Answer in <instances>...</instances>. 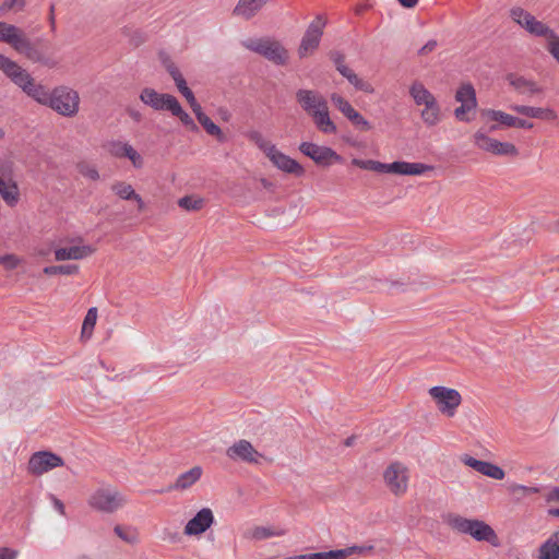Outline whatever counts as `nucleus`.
Returning a JSON list of instances; mask_svg holds the SVG:
<instances>
[{
    "label": "nucleus",
    "instance_id": "obj_1",
    "mask_svg": "<svg viewBox=\"0 0 559 559\" xmlns=\"http://www.w3.org/2000/svg\"><path fill=\"white\" fill-rule=\"evenodd\" d=\"M0 70L28 97L40 105L48 106L64 117H73L79 112V93L68 86H57L49 91L20 64L0 53Z\"/></svg>",
    "mask_w": 559,
    "mask_h": 559
},
{
    "label": "nucleus",
    "instance_id": "obj_2",
    "mask_svg": "<svg viewBox=\"0 0 559 559\" xmlns=\"http://www.w3.org/2000/svg\"><path fill=\"white\" fill-rule=\"evenodd\" d=\"M295 97L319 132L323 134L337 133V126L331 118L328 99L322 93L317 90L300 88L296 92Z\"/></svg>",
    "mask_w": 559,
    "mask_h": 559
},
{
    "label": "nucleus",
    "instance_id": "obj_3",
    "mask_svg": "<svg viewBox=\"0 0 559 559\" xmlns=\"http://www.w3.org/2000/svg\"><path fill=\"white\" fill-rule=\"evenodd\" d=\"M0 41L10 45L15 51L24 55L33 62L52 68L57 62L43 50L36 47L25 35V33L15 25L0 22Z\"/></svg>",
    "mask_w": 559,
    "mask_h": 559
},
{
    "label": "nucleus",
    "instance_id": "obj_4",
    "mask_svg": "<svg viewBox=\"0 0 559 559\" xmlns=\"http://www.w3.org/2000/svg\"><path fill=\"white\" fill-rule=\"evenodd\" d=\"M247 138L264 153L277 169L295 176L304 175V167L297 160L281 152L276 145L265 139L260 131L251 130L247 133Z\"/></svg>",
    "mask_w": 559,
    "mask_h": 559
},
{
    "label": "nucleus",
    "instance_id": "obj_5",
    "mask_svg": "<svg viewBox=\"0 0 559 559\" xmlns=\"http://www.w3.org/2000/svg\"><path fill=\"white\" fill-rule=\"evenodd\" d=\"M352 164L361 169L371 170L381 174H394L401 176H420L433 169L432 166L423 163H409L396 160L390 164L373 159H352Z\"/></svg>",
    "mask_w": 559,
    "mask_h": 559
},
{
    "label": "nucleus",
    "instance_id": "obj_6",
    "mask_svg": "<svg viewBox=\"0 0 559 559\" xmlns=\"http://www.w3.org/2000/svg\"><path fill=\"white\" fill-rule=\"evenodd\" d=\"M242 46L253 51L276 66H286L289 60L288 50L281 41L271 37L248 38L242 40Z\"/></svg>",
    "mask_w": 559,
    "mask_h": 559
},
{
    "label": "nucleus",
    "instance_id": "obj_7",
    "mask_svg": "<svg viewBox=\"0 0 559 559\" xmlns=\"http://www.w3.org/2000/svg\"><path fill=\"white\" fill-rule=\"evenodd\" d=\"M385 488L395 497L403 496L409 487L411 471L400 461L390 462L382 473Z\"/></svg>",
    "mask_w": 559,
    "mask_h": 559
},
{
    "label": "nucleus",
    "instance_id": "obj_8",
    "mask_svg": "<svg viewBox=\"0 0 559 559\" xmlns=\"http://www.w3.org/2000/svg\"><path fill=\"white\" fill-rule=\"evenodd\" d=\"M456 531L469 535L477 542H486L495 548L501 546L496 531L484 521L456 516Z\"/></svg>",
    "mask_w": 559,
    "mask_h": 559
},
{
    "label": "nucleus",
    "instance_id": "obj_9",
    "mask_svg": "<svg viewBox=\"0 0 559 559\" xmlns=\"http://www.w3.org/2000/svg\"><path fill=\"white\" fill-rule=\"evenodd\" d=\"M127 503L126 497L112 487H100L87 499V504L96 511L114 513Z\"/></svg>",
    "mask_w": 559,
    "mask_h": 559
},
{
    "label": "nucleus",
    "instance_id": "obj_10",
    "mask_svg": "<svg viewBox=\"0 0 559 559\" xmlns=\"http://www.w3.org/2000/svg\"><path fill=\"white\" fill-rule=\"evenodd\" d=\"M476 91L471 83H461L456 90V120L469 122L476 118Z\"/></svg>",
    "mask_w": 559,
    "mask_h": 559
},
{
    "label": "nucleus",
    "instance_id": "obj_11",
    "mask_svg": "<svg viewBox=\"0 0 559 559\" xmlns=\"http://www.w3.org/2000/svg\"><path fill=\"white\" fill-rule=\"evenodd\" d=\"M474 143L477 148L500 157H516L519 148L511 142L500 141L489 136L481 130L474 134Z\"/></svg>",
    "mask_w": 559,
    "mask_h": 559
},
{
    "label": "nucleus",
    "instance_id": "obj_12",
    "mask_svg": "<svg viewBox=\"0 0 559 559\" xmlns=\"http://www.w3.org/2000/svg\"><path fill=\"white\" fill-rule=\"evenodd\" d=\"M324 26L325 20L321 15H318L309 24L297 49V53L300 59L313 55L314 51L318 49L321 41V37L323 35Z\"/></svg>",
    "mask_w": 559,
    "mask_h": 559
},
{
    "label": "nucleus",
    "instance_id": "obj_13",
    "mask_svg": "<svg viewBox=\"0 0 559 559\" xmlns=\"http://www.w3.org/2000/svg\"><path fill=\"white\" fill-rule=\"evenodd\" d=\"M510 15L516 24L523 27L531 35L543 37L547 40V38L554 33L548 25L537 20L534 15L522 8H513Z\"/></svg>",
    "mask_w": 559,
    "mask_h": 559
},
{
    "label": "nucleus",
    "instance_id": "obj_14",
    "mask_svg": "<svg viewBox=\"0 0 559 559\" xmlns=\"http://www.w3.org/2000/svg\"><path fill=\"white\" fill-rule=\"evenodd\" d=\"M299 151L319 166L328 167L334 163H342L343 160L342 156L333 148L312 142H301L299 144Z\"/></svg>",
    "mask_w": 559,
    "mask_h": 559
},
{
    "label": "nucleus",
    "instance_id": "obj_15",
    "mask_svg": "<svg viewBox=\"0 0 559 559\" xmlns=\"http://www.w3.org/2000/svg\"><path fill=\"white\" fill-rule=\"evenodd\" d=\"M63 464L64 462L61 456L49 451H38L29 457L27 473L33 476H41Z\"/></svg>",
    "mask_w": 559,
    "mask_h": 559
},
{
    "label": "nucleus",
    "instance_id": "obj_16",
    "mask_svg": "<svg viewBox=\"0 0 559 559\" xmlns=\"http://www.w3.org/2000/svg\"><path fill=\"white\" fill-rule=\"evenodd\" d=\"M331 102L335 108L347 118L350 123L359 131L368 132L372 129V124L368 121L353 105L342 95L337 93L331 94Z\"/></svg>",
    "mask_w": 559,
    "mask_h": 559
},
{
    "label": "nucleus",
    "instance_id": "obj_17",
    "mask_svg": "<svg viewBox=\"0 0 559 559\" xmlns=\"http://www.w3.org/2000/svg\"><path fill=\"white\" fill-rule=\"evenodd\" d=\"M331 60L334 62L336 70L347 79V81L358 91L365 92L367 94H373L374 87L373 85L360 79L349 67L345 64V57L338 51H332L330 53Z\"/></svg>",
    "mask_w": 559,
    "mask_h": 559
},
{
    "label": "nucleus",
    "instance_id": "obj_18",
    "mask_svg": "<svg viewBox=\"0 0 559 559\" xmlns=\"http://www.w3.org/2000/svg\"><path fill=\"white\" fill-rule=\"evenodd\" d=\"M215 522L211 508H202L190 519L183 527V534L189 537H199L204 534Z\"/></svg>",
    "mask_w": 559,
    "mask_h": 559
},
{
    "label": "nucleus",
    "instance_id": "obj_19",
    "mask_svg": "<svg viewBox=\"0 0 559 559\" xmlns=\"http://www.w3.org/2000/svg\"><path fill=\"white\" fill-rule=\"evenodd\" d=\"M226 455L233 461H242L249 464H259L263 455L258 452L248 440L240 439L234 442L227 450Z\"/></svg>",
    "mask_w": 559,
    "mask_h": 559
},
{
    "label": "nucleus",
    "instance_id": "obj_20",
    "mask_svg": "<svg viewBox=\"0 0 559 559\" xmlns=\"http://www.w3.org/2000/svg\"><path fill=\"white\" fill-rule=\"evenodd\" d=\"M141 102L151 107L154 110L162 111L167 110L169 111L174 103L176 102V97L170 94L166 93H158L154 88L151 87H144L139 95Z\"/></svg>",
    "mask_w": 559,
    "mask_h": 559
},
{
    "label": "nucleus",
    "instance_id": "obj_21",
    "mask_svg": "<svg viewBox=\"0 0 559 559\" xmlns=\"http://www.w3.org/2000/svg\"><path fill=\"white\" fill-rule=\"evenodd\" d=\"M436 408L448 417L454 415V390L445 386H432L428 391Z\"/></svg>",
    "mask_w": 559,
    "mask_h": 559
},
{
    "label": "nucleus",
    "instance_id": "obj_22",
    "mask_svg": "<svg viewBox=\"0 0 559 559\" xmlns=\"http://www.w3.org/2000/svg\"><path fill=\"white\" fill-rule=\"evenodd\" d=\"M94 252V247L82 242L68 247H58L53 251L56 261L83 260L91 257Z\"/></svg>",
    "mask_w": 559,
    "mask_h": 559
},
{
    "label": "nucleus",
    "instance_id": "obj_23",
    "mask_svg": "<svg viewBox=\"0 0 559 559\" xmlns=\"http://www.w3.org/2000/svg\"><path fill=\"white\" fill-rule=\"evenodd\" d=\"M481 117L484 121L489 124V132H495L500 128H513L515 120V116L496 109H484Z\"/></svg>",
    "mask_w": 559,
    "mask_h": 559
},
{
    "label": "nucleus",
    "instance_id": "obj_24",
    "mask_svg": "<svg viewBox=\"0 0 559 559\" xmlns=\"http://www.w3.org/2000/svg\"><path fill=\"white\" fill-rule=\"evenodd\" d=\"M507 81L516 93L527 97L542 95L544 93V90L539 84L521 75L509 74L507 76Z\"/></svg>",
    "mask_w": 559,
    "mask_h": 559
},
{
    "label": "nucleus",
    "instance_id": "obj_25",
    "mask_svg": "<svg viewBox=\"0 0 559 559\" xmlns=\"http://www.w3.org/2000/svg\"><path fill=\"white\" fill-rule=\"evenodd\" d=\"M510 109L515 111L516 114L546 120V121H555L558 119V114L555 109L550 107H535V106H527V105H511Z\"/></svg>",
    "mask_w": 559,
    "mask_h": 559
},
{
    "label": "nucleus",
    "instance_id": "obj_26",
    "mask_svg": "<svg viewBox=\"0 0 559 559\" xmlns=\"http://www.w3.org/2000/svg\"><path fill=\"white\" fill-rule=\"evenodd\" d=\"M0 197L8 206H15L20 201V189L11 177L0 176Z\"/></svg>",
    "mask_w": 559,
    "mask_h": 559
},
{
    "label": "nucleus",
    "instance_id": "obj_27",
    "mask_svg": "<svg viewBox=\"0 0 559 559\" xmlns=\"http://www.w3.org/2000/svg\"><path fill=\"white\" fill-rule=\"evenodd\" d=\"M203 469L201 466H193L189 471L180 474L174 484L169 486V490L186 491L197 484L202 477Z\"/></svg>",
    "mask_w": 559,
    "mask_h": 559
},
{
    "label": "nucleus",
    "instance_id": "obj_28",
    "mask_svg": "<svg viewBox=\"0 0 559 559\" xmlns=\"http://www.w3.org/2000/svg\"><path fill=\"white\" fill-rule=\"evenodd\" d=\"M111 191L121 200L134 201L138 204V210L142 212L145 203L140 194L135 192L133 187L126 181H116L111 185Z\"/></svg>",
    "mask_w": 559,
    "mask_h": 559
},
{
    "label": "nucleus",
    "instance_id": "obj_29",
    "mask_svg": "<svg viewBox=\"0 0 559 559\" xmlns=\"http://www.w3.org/2000/svg\"><path fill=\"white\" fill-rule=\"evenodd\" d=\"M538 559H559V531L554 532L538 548Z\"/></svg>",
    "mask_w": 559,
    "mask_h": 559
},
{
    "label": "nucleus",
    "instance_id": "obj_30",
    "mask_svg": "<svg viewBox=\"0 0 559 559\" xmlns=\"http://www.w3.org/2000/svg\"><path fill=\"white\" fill-rule=\"evenodd\" d=\"M287 533V530L278 525L269 526H254L249 535L252 539L264 540L271 537H282Z\"/></svg>",
    "mask_w": 559,
    "mask_h": 559
},
{
    "label": "nucleus",
    "instance_id": "obj_31",
    "mask_svg": "<svg viewBox=\"0 0 559 559\" xmlns=\"http://www.w3.org/2000/svg\"><path fill=\"white\" fill-rule=\"evenodd\" d=\"M421 106L424 108L421 109L420 116L426 124L433 126L440 121V108L433 95L427 100V103H423Z\"/></svg>",
    "mask_w": 559,
    "mask_h": 559
},
{
    "label": "nucleus",
    "instance_id": "obj_32",
    "mask_svg": "<svg viewBox=\"0 0 559 559\" xmlns=\"http://www.w3.org/2000/svg\"><path fill=\"white\" fill-rule=\"evenodd\" d=\"M133 146L121 140H112L105 144V150L109 155L116 158H127Z\"/></svg>",
    "mask_w": 559,
    "mask_h": 559
},
{
    "label": "nucleus",
    "instance_id": "obj_33",
    "mask_svg": "<svg viewBox=\"0 0 559 559\" xmlns=\"http://www.w3.org/2000/svg\"><path fill=\"white\" fill-rule=\"evenodd\" d=\"M115 534L123 542L130 545L139 543V532L136 528L124 525H116L114 527Z\"/></svg>",
    "mask_w": 559,
    "mask_h": 559
},
{
    "label": "nucleus",
    "instance_id": "obj_34",
    "mask_svg": "<svg viewBox=\"0 0 559 559\" xmlns=\"http://www.w3.org/2000/svg\"><path fill=\"white\" fill-rule=\"evenodd\" d=\"M169 112L173 116L177 117L181 121V123L183 126H186L187 128H189L191 131H197L198 130V126L194 123V121L190 117V115L182 109V107H181L180 103L178 102V99H176V102L171 106Z\"/></svg>",
    "mask_w": 559,
    "mask_h": 559
},
{
    "label": "nucleus",
    "instance_id": "obj_35",
    "mask_svg": "<svg viewBox=\"0 0 559 559\" xmlns=\"http://www.w3.org/2000/svg\"><path fill=\"white\" fill-rule=\"evenodd\" d=\"M409 94L417 106H421L423 103H427V100L432 96V94L419 82L412 84Z\"/></svg>",
    "mask_w": 559,
    "mask_h": 559
},
{
    "label": "nucleus",
    "instance_id": "obj_36",
    "mask_svg": "<svg viewBox=\"0 0 559 559\" xmlns=\"http://www.w3.org/2000/svg\"><path fill=\"white\" fill-rule=\"evenodd\" d=\"M97 321V309L95 307L90 308L84 318L81 331L82 338H90Z\"/></svg>",
    "mask_w": 559,
    "mask_h": 559
},
{
    "label": "nucleus",
    "instance_id": "obj_37",
    "mask_svg": "<svg viewBox=\"0 0 559 559\" xmlns=\"http://www.w3.org/2000/svg\"><path fill=\"white\" fill-rule=\"evenodd\" d=\"M75 167L79 174L88 180L97 181L100 179L97 167L90 162H79Z\"/></svg>",
    "mask_w": 559,
    "mask_h": 559
},
{
    "label": "nucleus",
    "instance_id": "obj_38",
    "mask_svg": "<svg viewBox=\"0 0 559 559\" xmlns=\"http://www.w3.org/2000/svg\"><path fill=\"white\" fill-rule=\"evenodd\" d=\"M79 265L76 264H67V265H51L46 266L43 271L46 275H73L79 273Z\"/></svg>",
    "mask_w": 559,
    "mask_h": 559
},
{
    "label": "nucleus",
    "instance_id": "obj_39",
    "mask_svg": "<svg viewBox=\"0 0 559 559\" xmlns=\"http://www.w3.org/2000/svg\"><path fill=\"white\" fill-rule=\"evenodd\" d=\"M508 491L513 495L516 499L525 498L533 493H538L539 488L535 486H524L520 484H511L508 487Z\"/></svg>",
    "mask_w": 559,
    "mask_h": 559
},
{
    "label": "nucleus",
    "instance_id": "obj_40",
    "mask_svg": "<svg viewBox=\"0 0 559 559\" xmlns=\"http://www.w3.org/2000/svg\"><path fill=\"white\" fill-rule=\"evenodd\" d=\"M178 205L186 211H199L204 205V200L194 195H186L178 200Z\"/></svg>",
    "mask_w": 559,
    "mask_h": 559
},
{
    "label": "nucleus",
    "instance_id": "obj_41",
    "mask_svg": "<svg viewBox=\"0 0 559 559\" xmlns=\"http://www.w3.org/2000/svg\"><path fill=\"white\" fill-rule=\"evenodd\" d=\"M199 122L210 135L215 136L221 142L225 141V135L222 129L215 124L207 116L203 117Z\"/></svg>",
    "mask_w": 559,
    "mask_h": 559
},
{
    "label": "nucleus",
    "instance_id": "obj_42",
    "mask_svg": "<svg viewBox=\"0 0 559 559\" xmlns=\"http://www.w3.org/2000/svg\"><path fill=\"white\" fill-rule=\"evenodd\" d=\"M461 460H462V462H463L465 465H467V466L472 467V468H473V469H475L476 472H478V473H480V474H483V475H484V471H485V468H486V466H487V463H488V462H485V461H480V460L474 459V457H472V456H469V455H463V456L461 457Z\"/></svg>",
    "mask_w": 559,
    "mask_h": 559
},
{
    "label": "nucleus",
    "instance_id": "obj_43",
    "mask_svg": "<svg viewBox=\"0 0 559 559\" xmlns=\"http://www.w3.org/2000/svg\"><path fill=\"white\" fill-rule=\"evenodd\" d=\"M547 50L559 63V36L554 32L546 40Z\"/></svg>",
    "mask_w": 559,
    "mask_h": 559
},
{
    "label": "nucleus",
    "instance_id": "obj_44",
    "mask_svg": "<svg viewBox=\"0 0 559 559\" xmlns=\"http://www.w3.org/2000/svg\"><path fill=\"white\" fill-rule=\"evenodd\" d=\"M21 262L22 260L15 254H5L0 257V265L8 271L16 269Z\"/></svg>",
    "mask_w": 559,
    "mask_h": 559
},
{
    "label": "nucleus",
    "instance_id": "obj_45",
    "mask_svg": "<svg viewBox=\"0 0 559 559\" xmlns=\"http://www.w3.org/2000/svg\"><path fill=\"white\" fill-rule=\"evenodd\" d=\"M484 475L487 477H490L492 479L501 480L504 478L506 473L498 465H495V464L488 462L487 466L484 471Z\"/></svg>",
    "mask_w": 559,
    "mask_h": 559
},
{
    "label": "nucleus",
    "instance_id": "obj_46",
    "mask_svg": "<svg viewBox=\"0 0 559 559\" xmlns=\"http://www.w3.org/2000/svg\"><path fill=\"white\" fill-rule=\"evenodd\" d=\"M25 5V0H4L0 7V14H4L8 11H21Z\"/></svg>",
    "mask_w": 559,
    "mask_h": 559
},
{
    "label": "nucleus",
    "instance_id": "obj_47",
    "mask_svg": "<svg viewBox=\"0 0 559 559\" xmlns=\"http://www.w3.org/2000/svg\"><path fill=\"white\" fill-rule=\"evenodd\" d=\"M127 159H129L132 166L136 169H140L144 166V158L134 147L131 150Z\"/></svg>",
    "mask_w": 559,
    "mask_h": 559
},
{
    "label": "nucleus",
    "instance_id": "obj_48",
    "mask_svg": "<svg viewBox=\"0 0 559 559\" xmlns=\"http://www.w3.org/2000/svg\"><path fill=\"white\" fill-rule=\"evenodd\" d=\"M373 549H374L373 545H362V546H350L349 547L350 556L352 555L365 556V555L371 554L373 551Z\"/></svg>",
    "mask_w": 559,
    "mask_h": 559
},
{
    "label": "nucleus",
    "instance_id": "obj_49",
    "mask_svg": "<svg viewBox=\"0 0 559 559\" xmlns=\"http://www.w3.org/2000/svg\"><path fill=\"white\" fill-rule=\"evenodd\" d=\"M350 556L349 547L326 551L328 559H345Z\"/></svg>",
    "mask_w": 559,
    "mask_h": 559
},
{
    "label": "nucleus",
    "instance_id": "obj_50",
    "mask_svg": "<svg viewBox=\"0 0 559 559\" xmlns=\"http://www.w3.org/2000/svg\"><path fill=\"white\" fill-rule=\"evenodd\" d=\"M288 559H328L326 551L325 552H313V554H306V555H298L290 557Z\"/></svg>",
    "mask_w": 559,
    "mask_h": 559
},
{
    "label": "nucleus",
    "instance_id": "obj_51",
    "mask_svg": "<svg viewBox=\"0 0 559 559\" xmlns=\"http://www.w3.org/2000/svg\"><path fill=\"white\" fill-rule=\"evenodd\" d=\"M192 111L194 112L198 121L202 120L203 117H205L206 115L203 112L202 110V107L200 106V104L195 100H193L192 103L189 104Z\"/></svg>",
    "mask_w": 559,
    "mask_h": 559
},
{
    "label": "nucleus",
    "instance_id": "obj_52",
    "mask_svg": "<svg viewBox=\"0 0 559 559\" xmlns=\"http://www.w3.org/2000/svg\"><path fill=\"white\" fill-rule=\"evenodd\" d=\"M533 126L534 124L531 121L515 117L513 128L532 129Z\"/></svg>",
    "mask_w": 559,
    "mask_h": 559
},
{
    "label": "nucleus",
    "instance_id": "obj_53",
    "mask_svg": "<svg viewBox=\"0 0 559 559\" xmlns=\"http://www.w3.org/2000/svg\"><path fill=\"white\" fill-rule=\"evenodd\" d=\"M51 500H52V503H53V507L55 509L61 514V515H66V508H64V504L63 502L58 499L57 497L55 496H51Z\"/></svg>",
    "mask_w": 559,
    "mask_h": 559
},
{
    "label": "nucleus",
    "instance_id": "obj_54",
    "mask_svg": "<svg viewBox=\"0 0 559 559\" xmlns=\"http://www.w3.org/2000/svg\"><path fill=\"white\" fill-rule=\"evenodd\" d=\"M16 551L9 548H0V559H15Z\"/></svg>",
    "mask_w": 559,
    "mask_h": 559
},
{
    "label": "nucleus",
    "instance_id": "obj_55",
    "mask_svg": "<svg viewBox=\"0 0 559 559\" xmlns=\"http://www.w3.org/2000/svg\"><path fill=\"white\" fill-rule=\"evenodd\" d=\"M167 70L173 78V80L182 78V74L180 73L179 69L175 67L174 64L167 66Z\"/></svg>",
    "mask_w": 559,
    "mask_h": 559
},
{
    "label": "nucleus",
    "instance_id": "obj_56",
    "mask_svg": "<svg viewBox=\"0 0 559 559\" xmlns=\"http://www.w3.org/2000/svg\"><path fill=\"white\" fill-rule=\"evenodd\" d=\"M180 93L186 98L188 104H190L193 100H195L194 94L192 93V91L189 87L183 88V91H181Z\"/></svg>",
    "mask_w": 559,
    "mask_h": 559
},
{
    "label": "nucleus",
    "instance_id": "obj_57",
    "mask_svg": "<svg viewBox=\"0 0 559 559\" xmlns=\"http://www.w3.org/2000/svg\"><path fill=\"white\" fill-rule=\"evenodd\" d=\"M128 115L135 122H140L142 120V114L139 110L130 108L128 109Z\"/></svg>",
    "mask_w": 559,
    "mask_h": 559
},
{
    "label": "nucleus",
    "instance_id": "obj_58",
    "mask_svg": "<svg viewBox=\"0 0 559 559\" xmlns=\"http://www.w3.org/2000/svg\"><path fill=\"white\" fill-rule=\"evenodd\" d=\"M436 46H437V41L430 40L420 49V53L425 55L429 51H432L436 48Z\"/></svg>",
    "mask_w": 559,
    "mask_h": 559
},
{
    "label": "nucleus",
    "instance_id": "obj_59",
    "mask_svg": "<svg viewBox=\"0 0 559 559\" xmlns=\"http://www.w3.org/2000/svg\"><path fill=\"white\" fill-rule=\"evenodd\" d=\"M397 1L402 7H404L406 9H412L417 5L419 0H397Z\"/></svg>",
    "mask_w": 559,
    "mask_h": 559
},
{
    "label": "nucleus",
    "instance_id": "obj_60",
    "mask_svg": "<svg viewBox=\"0 0 559 559\" xmlns=\"http://www.w3.org/2000/svg\"><path fill=\"white\" fill-rule=\"evenodd\" d=\"M547 501H559V487L554 488L547 496Z\"/></svg>",
    "mask_w": 559,
    "mask_h": 559
},
{
    "label": "nucleus",
    "instance_id": "obj_61",
    "mask_svg": "<svg viewBox=\"0 0 559 559\" xmlns=\"http://www.w3.org/2000/svg\"><path fill=\"white\" fill-rule=\"evenodd\" d=\"M174 81H175L176 86H177V88H178V91H179V92H181V91H183V88H187V87H188L187 82H186V80H185V78H183V76H182V78H180V79H176V80H174Z\"/></svg>",
    "mask_w": 559,
    "mask_h": 559
},
{
    "label": "nucleus",
    "instance_id": "obj_62",
    "mask_svg": "<svg viewBox=\"0 0 559 559\" xmlns=\"http://www.w3.org/2000/svg\"><path fill=\"white\" fill-rule=\"evenodd\" d=\"M466 417H467V421H468L467 426H469L472 428H475L476 427L477 417L473 413L472 414H466Z\"/></svg>",
    "mask_w": 559,
    "mask_h": 559
},
{
    "label": "nucleus",
    "instance_id": "obj_63",
    "mask_svg": "<svg viewBox=\"0 0 559 559\" xmlns=\"http://www.w3.org/2000/svg\"><path fill=\"white\" fill-rule=\"evenodd\" d=\"M260 182H261L262 187L265 189H271L273 186V183L265 178H262Z\"/></svg>",
    "mask_w": 559,
    "mask_h": 559
},
{
    "label": "nucleus",
    "instance_id": "obj_64",
    "mask_svg": "<svg viewBox=\"0 0 559 559\" xmlns=\"http://www.w3.org/2000/svg\"><path fill=\"white\" fill-rule=\"evenodd\" d=\"M552 230L554 233L559 234V219L554 223Z\"/></svg>",
    "mask_w": 559,
    "mask_h": 559
}]
</instances>
